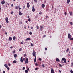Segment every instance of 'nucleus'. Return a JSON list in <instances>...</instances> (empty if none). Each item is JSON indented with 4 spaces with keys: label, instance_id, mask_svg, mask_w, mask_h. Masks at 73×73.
<instances>
[{
    "label": "nucleus",
    "instance_id": "nucleus-1",
    "mask_svg": "<svg viewBox=\"0 0 73 73\" xmlns=\"http://www.w3.org/2000/svg\"><path fill=\"white\" fill-rule=\"evenodd\" d=\"M64 62L66 63V59H65V58H63L61 60L62 61H64Z\"/></svg>",
    "mask_w": 73,
    "mask_h": 73
},
{
    "label": "nucleus",
    "instance_id": "nucleus-2",
    "mask_svg": "<svg viewBox=\"0 0 73 73\" xmlns=\"http://www.w3.org/2000/svg\"><path fill=\"white\" fill-rule=\"evenodd\" d=\"M32 54L33 56H35V55H36V52L35 51H33Z\"/></svg>",
    "mask_w": 73,
    "mask_h": 73
},
{
    "label": "nucleus",
    "instance_id": "nucleus-3",
    "mask_svg": "<svg viewBox=\"0 0 73 73\" xmlns=\"http://www.w3.org/2000/svg\"><path fill=\"white\" fill-rule=\"evenodd\" d=\"M25 64H28V58H26V61H25Z\"/></svg>",
    "mask_w": 73,
    "mask_h": 73
},
{
    "label": "nucleus",
    "instance_id": "nucleus-4",
    "mask_svg": "<svg viewBox=\"0 0 73 73\" xmlns=\"http://www.w3.org/2000/svg\"><path fill=\"white\" fill-rule=\"evenodd\" d=\"M5 21L7 23H9V21H8V17L5 18Z\"/></svg>",
    "mask_w": 73,
    "mask_h": 73
},
{
    "label": "nucleus",
    "instance_id": "nucleus-5",
    "mask_svg": "<svg viewBox=\"0 0 73 73\" xmlns=\"http://www.w3.org/2000/svg\"><path fill=\"white\" fill-rule=\"evenodd\" d=\"M68 38L69 39H70L71 38V35L70 33H69L68 34Z\"/></svg>",
    "mask_w": 73,
    "mask_h": 73
},
{
    "label": "nucleus",
    "instance_id": "nucleus-6",
    "mask_svg": "<svg viewBox=\"0 0 73 73\" xmlns=\"http://www.w3.org/2000/svg\"><path fill=\"white\" fill-rule=\"evenodd\" d=\"M32 12H35V9L33 6L32 7Z\"/></svg>",
    "mask_w": 73,
    "mask_h": 73
},
{
    "label": "nucleus",
    "instance_id": "nucleus-7",
    "mask_svg": "<svg viewBox=\"0 0 73 73\" xmlns=\"http://www.w3.org/2000/svg\"><path fill=\"white\" fill-rule=\"evenodd\" d=\"M51 73H54V70H53V68H51Z\"/></svg>",
    "mask_w": 73,
    "mask_h": 73
},
{
    "label": "nucleus",
    "instance_id": "nucleus-8",
    "mask_svg": "<svg viewBox=\"0 0 73 73\" xmlns=\"http://www.w3.org/2000/svg\"><path fill=\"white\" fill-rule=\"evenodd\" d=\"M20 61L21 62H23V57H21L20 58Z\"/></svg>",
    "mask_w": 73,
    "mask_h": 73
},
{
    "label": "nucleus",
    "instance_id": "nucleus-9",
    "mask_svg": "<svg viewBox=\"0 0 73 73\" xmlns=\"http://www.w3.org/2000/svg\"><path fill=\"white\" fill-rule=\"evenodd\" d=\"M4 66L7 68H8V64H4Z\"/></svg>",
    "mask_w": 73,
    "mask_h": 73
},
{
    "label": "nucleus",
    "instance_id": "nucleus-10",
    "mask_svg": "<svg viewBox=\"0 0 73 73\" xmlns=\"http://www.w3.org/2000/svg\"><path fill=\"white\" fill-rule=\"evenodd\" d=\"M30 6V5H29V3H27V7L28 8H29V7Z\"/></svg>",
    "mask_w": 73,
    "mask_h": 73
},
{
    "label": "nucleus",
    "instance_id": "nucleus-11",
    "mask_svg": "<svg viewBox=\"0 0 73 73\" xmlns=\"http://www.w3.org/2000/svg\"><path fill=\"white\" fill-rule=\"evenodd\" d=\"M1 4L3 5L5 4V1H4V0H3L1 2Z\"/></svg>",
    "mask_w": 73,
    "mask_h": 73
},
{
    "label": "nucleus",
    "instance_id": "nucleus-12",
    "mask_svg": "<svg viewBox=\"0 0 73 73\" xmlns=\"http://www.w3.org/2000/svg\"><path fill=\"white\" fill-rule=\"evenodd\" d=\"M29 40L30 41V40H31V38H28L26 39V41H28Z\"/></svg>",
    "mask_w": 73,
    "mask_h": 73
},
{
    "label": "nucleus",
    "instance_id": "nucleus-13",
    "mask_svg": "<svg viewBox=\"0 0 73 73\" xmlns=\"http://www.w3.org/2000/svg\"><path fill=\"white\" fill-rule=\"evenodd\" d=\"M69 13L70 16H73V13H72V12H69Z\"/></svg>",
    "mask_w": 73,
    "mask_h": 73
},
{
    "label": "nucleus",
    "instance_id": "nucleus-14",
    "mask_svg": "<svg viewBox=\"0 0 73 73\" xmlns=\"http://www.w3.org/2000/svg\"><path fill=\"white\" fill-rule=\"evenodd\" d=\"M19 8H20V6H16L15 7V9H19Z\"/></svg>",
    "mask_w": 73,
    "mask_h": 73
},
{
    "label": "nucleus",
    "instance_id": "nucleus-15",
    "mask_svg": "<svg viewBox=\"0 0 73 73\" xmlns=\"http://www.w3.org/2000/svg\"><path fill=\"white\" fill-rule=\"evenodd\" d=\"M56 60L57 62H60V59L58 58L56 59Z\"/></svg>",
    "mask_w": 73,
    "mask_h": 73
},
{
    "label": "nucleus",
    "instance_id": "nucleus-16",
    "mask_svg": "<svg viewBox=\"0 0 73 73\" xmlns=\"http://www.w3.org/2000/svg\"><path fill=\"white\" fill-rule=\"evenodd\" d=\"M34 62H36V55H35V59H34Z\"/></svg>",
    "mask_w": 73,
    "mask_h": 73
},
{
    "label": "nucleus",
    "instance_id": "nucleus-17",
    "mask_svg": "<svg viewBox=\"0 0 73 73\" xmlns=\"http://www.w3.org/2000/svg\"><path fill=\"white\" fill-rule=\"evenodd\" d=\"M9 40L10 41H11L12 40V37H9Z\"/></svg>",
    "mask_w": 73,
    "mask_h": 73
},
{
    "label": "nucleus",
    "instance_id": "nucleus-18",
    "mask_svg": "<svg viewBox=\"0 0 73 73\" xmlns=\"http://www.w3.org/2000/svg\"><path fill=\"white\" fill-rule=\"evenodd\" d=\"M16 62H17V61L16 60H14L13 62V64H16Z\"/></svg>",
    "mask_w": 73,
    "mask_h": 73
},
{
    "label": "nucleus",
    "instance_id": "nucleus-19",
    "mask_svg": "<svg viewBox=\"0 0 73 73\" xmlns=\"http://www.w3.org/2000/svg\"><path fill=\"white\" fill-rule=\"evenodd\" d=\"M42 8H44L45 7V5L42 4Z\"/></svg>",
    "mask_w": 73,
    "mask_h": 73
},
{
    "label": "nucleus",
    "instance_id": "nucleus-20",
    "mask_svg": "<svg viewBox=\"0 0 73 73\" xmlns=\"http://www.w3.org/2000/svg\"><path fill=\"white\" fill-rule=\"evenodd\" d=\"M25 73H28V70H25Z\"/></svg>",
    "mask_w": 73,
    "mask_h": 73
},
{
    "label": "nucleus",
    "instance_id": "nucleus-21",
    "mask_svg": "<svg viewBox=\"0 0 73 73\" xmlns=\"http://www.w3.org/2000/svg\"><path fill=\"white\" fill-rule=\"evenodd\" d=\"M19 15H20V16H21L22 15V13H21V11H19Z\"/></svg>",
    "mask_w": 73,
    "mask_h": 73
},
{
    "label": "nucleus",
    "instance_id": "nucleus-22",
    "mask_svg": "<svg viewBox=\"0 0 73 73\" xmlns=\"http://www.w3.org/2000/svg\"><path fill=\"white\" fill-rule=\"evenodd\" d=\"M14 57H15V58H16L17 57V54H15L14 55Z\"/></svg>",
    "mask_w": 73,
    "mask_h": 73
},
{
    "label": "nucleus",
    "instance_id": "nucleus-23",
    "mask_svg": "<svg viewBox=\"0 0 73 73\" xmlns=\"http://www.w3.org/2000/svg\"><path fill=\"white\" fill-rule=\"evenodd\" d=\"M70 0H67V3L69 4L70 2Z\"/></svg>",
    "mask_w": 73,
    "mask_h": 73
},
{
    "label": "nucleus",
    "instance_id": "nucleus-24",
    "mask_svg": "<svg viewBox=\"0 0 73 73\" xmlns=\"http://www.w3.org/2000/svg\"><path fill=\"white\" fill-rule=\"evenodd\" d=\"M13 40H15L16 39V37L15 36H14L13 37Z\"/></svg>",
    "mask_w": 73,
    "mask_h": 73
},
{
    "label": "nucleus",
    "instance_id": "nucleus-25",
    "mask_svg": "<svg viewBox=\"0 0 73 73\" xmlns=\"http://www.w3.org/2000/svg\"><path fill=\"white\" fill-rule=\"evenodd\" d=\"M36 28L38 30L39 29V27L38 25L37 26Z\"/></svg>",
    "mask_w": 73,
    "mask_h": 73
},
{
    "label": "nucleus",
    "instance_id": "nucleus-26",
    "mask_svg": "<svg viewBox=\"0 0 73 73\" xmlns=\"http://www.w3.org/2000/svg\"><path fill=\"white\" fill-rule=\"evenodd\" d=\"M42 66L43 67V68H44L45 67V66L44 65V64H42Z\"/></svg>",
    "mask_w": 73,
    "mask_h": 73
},
{
    "label": "nucleus",
    "instance_id": "nucleus-27",
    "mask_svg": "<svg viewBox=\"0 0 73 73\" xmlns=\"http://www.w3.org/2000/svg\"><path fill=\"white\" fill-rule=\"evenodd\" d=\"M61 62L62 64H64V62L63 61V60H61Z\"/></svg>",
    "mask_w": 73,
    "mask_h": 73
},
{
    "label": "nucleus",
    "instance_id": "nucleus-28",
    "mask_svg": "<svg viewBox=\"0 0 73 73\" xmlns=\"http://www.w3.org/2000/svg\"><path fill=\"white\" fill-rule=\"evenodd\" d=\"M31 46H33V45H34L32 43H31Z\"/></svg>",
    "mask_w": 73,
    "mask_h": 73
},
{
    "label": "nucleus",
    "instance_id": "nucleus-29",
    "mask_svg": "<svg viewBox=\"0 0 73 73\" xmlns=\"http://www.w3.org/2000/svg\"><path fill=\"white\" fill-rule=\"evenodd\" d=\"M35 3H37V0H34Z\"/></svg>",
    "mask_w": 73,
    "mask_h": 73
},
{
    "label": "nucleus",
    "instance_id": "nucleus-30",
    "mask_svg": "<svg viewBox=\"0 0 73 73\" xmlns=\"http://www.w3.org/2000/svg\"><path fill=\"white\" fill-rule=\"evenodd\" d=\"M28 21H31V19L30 18H29L28 19Z\"/></svg>",
    "mask_w": 73,
    "mask_h": 73
},
{
    "label": "nucleus",
    "instance_id": "nucleus-31",
    "mask_svg": "<svg viewBox=\"0 0 73 73\" xmlns=\"http://www.w3.org/2000/svg\"><path fill=\"white\" fill-rule=\"evenodd\" d=\"M40 28L41 29H43V27L42 26H40Z\"/></svg>",
    "mask_w": 73,
    "mask_h": 73
},
{
    "label": "nucleus",
    "instance_id": "nucleus-32",
    "mask_svg": "<svg viewBox=\"0 0 73 73\" xmlns=\"http://www.w3.org/2000/svg\"><path fill=\"white\" fill-rule=\"evenodd\" d=\"M69 48H68L67 50H66L67 52H68L69 51Z\"/></svg>",
    "mask_w": 73,
    "mask_h": 73
},
{
    "label": "nucleus",
    "instance_id": "nucleus-33",
    "mask_svg": "<svg viewBox=\"0 0 73 73\" xmlns=\"http://www.w3.org/2000/svg\"><path fill=\"white\" fill-rule=\"evenodd\" d=\"M39 60L40 61H41L42 60V59L41 58H39Z\"/></svg>",
    "mask_w": 73,
    "mask_h": 73
},
{
    "label": "nucleus",
    "instance_id": "nucleus-34",
    "mask_svg": "<svg viewBox=\"0 0 73 73\" xmlns=\"http://www.w3.org/2000/svg\"><path fill=\"white\" fill-rule=\"evenodd\" d=\"M64 14H65V16H66V15L67 14V13H66V12H65L64 13Z\"/></svg>",
    "mask_w": 73,
    "mask_h": 73
},
{
    "label": "nucleus",
    "instance_id": "nucleus-35",
    "mask_svg": "<svg viewBox=\"0 0 73 73\" xmlns=\"http://www.w3.org/2000/svg\"><path fill=\"white\" fill-rule=\"evenodd\" d=\"M25 58H23V61H25Z\"/></svg>",
    "mask_w": 73,
    "mask_h": 73
},
{
    "label": "nucleus",
    "instance_id": "nucleus-36",
    "mask_svg": "<svg viewBox=\"0 0 73 73\" xmlns=\"http://www.w3.org/2000/svg\"><path fill=\"white\" fill-rule=\"evenodd\" d=\"M70 40H73V38H70Z\"/></svg>",
    "mask_w": 73,
    "mask_h": 73
},
{
    "label": "nucleus",
    "instance_id": "nucleus-37",
    "mask_svg": "<svg viewBox=\"0 0 73 73\" xmlns=\"http://www.w3.org/2000/svg\"><path fill=\"white\" fill-rule=\"evenodd\" d=\"M29 34L30 35H32V32H30Z\"/></svg>",
    "mask_w": 73,
    "mask_h": 73
},
{
    "label": "nucleus",
    "instance_id": "nucleus-38",
    "mask_svg": "<svg viewBox=\"0 0 73 73\" xmlns=\"http://www.w3.org/2000/svg\"><path fill=\"white\" fill-rule=\"evenodd\" d=\"M35 65L36 66H37V65H38V64H37V63H35Z\"/></svg>",
    "mask_w": 73,
    "mask_h": 73
},
{
    "label": "nucleus",
    "instance_id": "nucleus-39",
    "mask_svg": "<svg viewBox=\"0 0 73 73\" xmlns=\"http://www.w3.org/2000/svg\"><path fill=\"white\" fill-rule=\"evenodd\" d=\"M21 50H22V48H20L19 49V51H21Z\"/></svg>",
    "mask_w": 73,
    "mask_h": 73
},
{
    "label": "nucleus",
    "instance_id": "nucleus-40",
    "mask_svg": "<svg viewBox=\"0 0 73 73\" xmlns=\"http://www.w3.org/2000/svg\"><path fill=\"white\" fill-rule=\"evenodd\" d=\"M70 24L71 25H73V23L72 22H70Z\"/></svg>",
    "mask_w": 73,
    "mask_h": 73
},
{
    "label": "nucleus",
    "instance_id": "nucleus-41",
    "mask_svg": "<svg viewBox=\"0 0 73 73\" xmlns=\"http://www.w3.org/2000/svg\"><path fill=\"white\" fill-rule=\"evenodd\" d=\"M45 50H48V49L47 48H45Z\"/></svg>",
    "mask_w": 73,
    "mask_h": 73
},
{
    "label": "nucleus",
    "instance_id": "nucleus-42",
    "mask_svg": "<svg viewBox=\"0 0 73 73\" xmlns=\"http://www.w3.org/2000/svg\"><path fill=\"white\" fill-rule=\"evenodd\" d=\"M71 73H73V71L72 70L70 71Z\"/></svg>",
    "mask_w": 73,
    "mask_h": 73
},
{
    "label": "nucleus",
    "instance_id": "nucleus-43",
    "mask_svg": "<svg viewBox=\"0 0 73 73\" xmlns=\"http://www.w3.org/2000/svg\"><path fill=\"white\" fill-rule=\"evenodd\" d=\"M39 15H41L42 14V12H40L39 13Z\"/></svg>",
    "mask_w": 73,
    "mask_h": 73
},
{
    "label": "nucleus",
    "instance_id": "nucleus-44",
    "mask_svg": "<svg viewBox=\"0 0 73 73\" xmlns=\"http://www.w3.org/2000/svg\"><path fill=\"white\" fill-rule=\"evenodd\" d=\"M2 31H3V32H5V30L4 29H2Z\"/></svg>",
    "mask_w": 73,
    "mask_h": 73
},
{
    "label": "nucleus",
    "instance_id": "nucleus-45",
    "mask_svg": "<svg viewBox=\"0 0 73 73\" xmlns=\"http://www.w3.org/2000/svg\"><path fill=\"white\" fill-rule=\"evenodd\" d=\"M35 70H37V69H38V68H35Z\"/></svg>",
    "mask_w": 73,
    "mask_h": 73
},
{
    "label": "nucleus",
    "instance_id": "nucleus-46",
    "mask_svg": "<svg viewBox=\"0 0 73 73\" xmlns=\"http://www.w3.org/2000/svg\"><path fill=\"white\" fill-rule=\"evenodd\" d=\"M8 65H9V66H11V64L9 63Z\"/></svg>",
    "mask_w": 73,
    "mask_h": 73
},
{
    "label": "nucleus",
    "instance_id": "nucleus-47",
    "mask_svg": "<svg viewBox=\"0 0 73 73\" xmlns=\"http://www.w3.org/2000/svg\"><path fill=\"white\" fill-rule=\"evenodd\" d=\"M25 69V67H23V70H24V69Z\"/></svg>",
    "mask_w": 73,
    "mask_h": 73
},
{
    "label": "nucleus",
    "instance_id": "nucleus-48",
    "mask_svg": "<svg viewBox=\"0 0 73 73\" xmlns=\"http://www.w3.org/2000/svg\"><path fill=\"white\" fill-rule=\"evenodd\" d=\"M13 11H12V12H11V15H12V14H13Z\"/></svg>",
    "mask_w": 73,
    "mask_h": 73
},
{
    "label": "nucleus",
    "instance_id": "nucleus-49",
    "mask_svg": "<svg viewBox=\"0 0 73 73\" xmlns=\"http://www.w3.org/2000/svg\"><path fill=\"white\" fill-rule=\"evenodd\" d=\"M6 5H8L7 6H9V5L8 3H7Z\"/></svg>",
    "mask_w": 73,
    "mask_h": 73
},
{
    "label": "nucleus",
    "instance_id": "nucleus-50",
    "mask_svg": "<svg viewBox=\"0 0 73 73\" xmlns=\"http://www.w3.org/2000/svg\"><path fill=\"white\" fill-rule=\"evenodd\" d=\"M59 65L60 66V67H62V65H61L60 64H59Z\"/></svg>",
    "mask_w": 73,
    "mask_h": 73
},
{
    "label": "nucleus",
    "instance_id": "nucleus-51",
    "mask_svg": "<svg viewBox=\"0 0 73 73\" xmlns=\"http://www.w3.org/2000/svg\"><path fill=\"white\" fill-rule=\"evenodd\" d=\"M7 69L8 70H9V67L8 68H7Z\"/></svg>",
    "mask_w": 73,
    "mask_h": 73
},
{
    "label": "nucleus",
    "instance_id": "nucleus-52",
    "mask_svg": "<svg viewBox=\"0 0 73 73\" xmlns=\"http://www.w3.org/2000/svg\"><path fill=\"white\" fill-rule=\"evenodd\" d=\"M13 53H15V51H13Z\"/></svg>",
    "mask_w": 73,
    "mask_h": 73
},
{
    "label": "nucleus",
    "instance_id": "nucleus-53",
    "mask_svg": "<svg viewBox=\"0 0 73 73\" xmlns=\"http://www.w3.org/2000/svg\"><path fill=\"white\" fill-rule=\"evenodd\" d=\"M24 56H25V57H26V56H27V55H26V54H24Z\"/></svg>",
    "mask_w": 73,
    "mask_h": 73
},
{
    "label": "nucleus",
    "instance_id": "nucleus-54",
    "mask_svg": "<svg viewBox=\"0 0 73 73\" xmlns=\"http://www.w3.org/2000/svg\"><path fill=\"white\" fill-rule=\"evenodd\" d=\"M3 73H5V71H3Z\"/></svg>",
    "mask_w": 73,
    "mask_h": 73
},
{
    "label": "nucleus",
    "instance_id": "nucleus-55",
    "mask_svg": "<svg viewBox=\"0 0 73 73\" xmlns=\"http://www.w3.org/2000/svg\"><path fill=\"white\" fill-rule=\"evenodd\" d=\"M23 9H24V8H25V6H24L23 7Z\"/></svg>",
    "mask_w": 73,
    "mask_h": 73
},
{
    "label": "nucleus",
    "instance_id": "nucleus-56",
    "mask_svg": "<svg viewBox=\"0 0 73 73\" xmlns=\"http://www.w3.org/2000/svg\"><path fill=\"white\" fill-rule=\"evenodd\" d=\"M10 49H12L13 48V47H10Z\"/></svg>",
    "mask_w": 73,
    "mask_h": 73
},
{
    "label": "nucleus",
    "instance_id": "nucleus-57",
    "mask_svg": "<svg viewBox=\"0 0 73 73\" xmlns=\"http://www.w3.org/2000/svg\"><path fill=\"white\" fill-rule=\"evenodd\" d=\"M21 44H23V42H21Z\"/></svg>",
    "mask_w": 73,
    "mask_h": 73
},
{
    "label": "nucleus",
    "instance_id": "nucleus-58",
    "mask_svg": "<svg viewBox=\"0 0 73 73\" xmlns=\"http://www.w3.org/2000/svg\"><path fill=\"white\" fill-rule=\"evenodd\" d=\"M26 27H25H25H24V28L25 29H26Z\"/></svg>",
    "mask_w": 73,
    "mask_h": 73
},
{
    "label": "nucleus",
    "instance_id": "nucleus-59",
    "mask_svg": "<svg viewBox=\"0 0 73 73\" xmlns=\"http://www.w3.org/2000/svg\"><path fill=\"white\" fill-rule=\"evenodd\" d=\"M13 4H12L11 5V7H13Z\"/></svg>",
    "mask_w": 73,
    "mask_h": 73
},
{
    "label": "nucleus",
    "instance_id": "nucleus-60",
    "mask_svg": "<svg viewBox=\"0 0 73 73\" xmlns=\"http://www.w3.org/2000/svg\"><path fill=\"white\" fill-rule=\"evenodd\" d=\"M61 70H59V72H60V73H61Z\"/></svg>",
    "mask_w": 73,
    "mask_h": 73
},
{
    "label": "nucleus",
    "instance_id": "nucleus-61",
    "mask_svg": "<svg viewBox=\"0 0 73 73\" xmlns=\"http://www.w3.org/2000/svg\"><path fill=\"white\" fill-rule=\"evenodd\" d=\"M5 35H7V32H5Z\"/></svg>",
    "mask_w": 73,
    "mask_h": 73
},
{
    "label": "nucleus",
    "instance_id": "nucleus-62",
    "mask_svg": "<svg viewBox=\"0 0 73 73\" xmlns=\"http://www.w3.org/2000/svg\"><path fill=\"white\" fill-rule=\"evenodd\" d=\"M27 70H29V68H28Z\"/></svg>",
    "mask_w": 73,
    "mask_h": 73
},
{
    "label": "nucleus",
    "instance_id": "nucleus-63",
    "mask_svg": "<svg viewBox=\"0 0 73 73\" xmlns=\"http://www.w3.org/2000/svg\"><path fill=\"white\" fill-rule=\"evenodd\" d=\"M31 27V29H33V27Z\"/></svg>",
    "mask_w": 73,
    "mask_h": 73
},
{
    "label": "nucleus",
    "instance_id": "nucleus-64",
    "mask_svg": "<svg viewBox=\"0 0 73 73\" xmlns=\"http://www.w3.org/2000/svg\"><path fill=\"white\" fill-rule=\"evenodd\" d=\"M46 18H48V16H46Z\"/></svg>",
    "mask_w": 73,
    "mask_h": 73
}]
</instances>
